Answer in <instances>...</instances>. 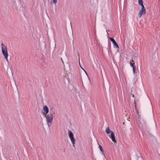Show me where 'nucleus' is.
<instances>
[{
  "mask_svg": "<svg viewBox=\"0 0 160 160\" xmlns=\"http://www.w3.org/2000/svg\"><path fill=\"white\" fill-rule=\"evenodd\" d=\"M1 48L2 49V52L6 61L8 62V52L7 47L3 43H2L1 44Z\"/></svg>",
  "mask_w": 160,
  "mask_h": 160,
  "instance_id": "1",
  "label": "nucleus"
},
{
  "mask_svg": "<svg viewBox=\"0 0 160 160\" xmlns=\"http://www.w3.org/2000/svg\"><path fill=\"white\" fill-rule=\"evenodd\" d=\"M45 118H46V121L48 126L49 128L52 124V122L53 121V116L48 114L47 115H45Z\"/></svg>",
  "mask_w": 160,
  "mask_h": 160,
  "instance_id": "2",
  "label": "nucleus"
},
{
  "mask_svg": "<svg viewBox=\"0 0 160 160\" xmlns=\"http://www.w3.org/2000/svg\"><path fill=\"white\" fill-rule=\"evenodd\" d=\"M105 131L108 134L110 132L111 133V136H110V138H111L112 141L114 142H116V141L115 139L114 134L113 132L110 131L109 127H108L106 128Z\"/></svg>",
  "mask_w": 160,
  "mask_h": 160,
  "instance_id": "3",
  "label": "nucleus"
},
{
  "mask_svg": "<svg viewBox=\"0 0 160 160\" xmlns=\"http://www.w3.org/2000/svg\"><path fill=\"white\" fill-rule=\"evenodd\" d=\"M146 13V11L145 9L144 8V7H142L141 9L139 11L138 16L139 18H140L142 15H144Z\"/></svg>",
  "mask_w": 160,
  "mask_h": 160,
  "instance_id": "4",
  "label": "nucleus"
},
{
  "mask_svg": "<svg viewBox=\"0 0 160 160\" xmlns=\"http://www.w3.org/2000/svg\"><path fill=\"white\" fill-rule=\"evenodd\" d=\"M43 110L44 112V113H43L44 114L46 115L49 112L48 109L46 106H45L43 109Z\"/></svg>",
  "mask_w": 160,
  "mask_h": 160,
  "instance_id": "5",
  "label": "nucleus"
},
{
  "mask_svg": "<svg viewBox=\"0 0 160 160\" xmlns=\"http://www.w3.org/2000/svg\"><path fill=\"white\" fill-rule=\"evenodd\" d=\"M136 93V91L135 89L132 88L131 89V94L132 95V96L133 98L134 97V94Z\"/></svg>",
  "mask_w": 160,
  "mask_h": 160,
  "instance_id": "6",
  "label": "nucleus"
},
{
  "mask_svg": "<svg viewBox=\"0 0 160 160\" xmlns=\"http://www.w3.org/2000/svg\"><path fill=\"white\" fill-rule=\"evenodd\" d=\"M68 136L70 138L73 137V135L72 132L70 130L68 131Z\"/></svg>",
  "mask_w": 160,
  "mask_h": 160,
  "instance_id": "7",
  "label": "nucleus"
},
{
  "mask_svg": "<svg viewBox=\"0 0 160 160\" xmlns=\"http://www.w3.org/2000/svg\"><path fill=\"white\" fill-rule=\"evenodd\" d=\"M141 124L142 125V127H146V122L144 121V120H143L142 122H140Z\"/></svg>",
  "mask_w": 160,
  "mask_h": 160,
  "instance_id": "8",
  "label": "nucleus"
},
{
  "mask_svg": "<svg viewBox=\"0 0 160 160\" xmlns=\"http://www.w3.org/2000/svg\"><path fill=\"white\" fill-rule=\"evenodd\" d=\"M70 138V140L72 142V144H73V146H74V144H75V140L74 137H73L71 138Z\"/></svg>",
  "mask_w": 160,
  "mask_h": 160,
  "instance_id": "9",
  "label": "nucleus"
},
{
  "mask_svg": "<svg viewBox=\"0 0 160 160\" xmlns=\"http://www.w3.org/2000/svg\"><path fill=\"white\" fill-rule=\"evenodd\" d=\"M138 4L141 5L142 7L144 6L143 5V2L142 0H138Z\"/></svg>",
  "mask_w": 160,
  "mask_h": 160,
  "instance_id": "10",
  "label": "nucleus"
},
{
  "mask_svg": "<svg viewBox=\"0 0 160 160\" xmlns=\"http://www.w3.org/2000/svg\"><path fill=\"white\" fill-rule=\"evenodd\" d=\"M113 44L114 45V47L116 48H119V46H118V44H117L116 42H115L114 43H113Z\"/></svg>",
  "mask_w": 160,
  "mask_h": 160,
  "instance_id": "11",
  "label": "nucleus"
},
{
  "mask_svg": "<svg viewBox=\"0 0 160 160\" xmlns=\"http://www.w3.org/2000/svg\"><path fill=\"white\" fill-rule=\"evenodd\" d=\"M99 148H100V151L102 152L103 154H104L103 150V149L102 148L100 145H99Z\"/></svg>",
  "mask_w": 160,
  "mask_h": 160,
  "instance_id": "12",
  "label": "nucleus"
},
{
  "mask_svg": "<svg viewBox=\"0 0 160 160\" xmlns=\"http://www.w3.org/2000/svg\"><path fill=\"white\" fill-rule=\"evenodd\" d=\"M57 0H51V3H55V4H56V3H57Z\"/></svg>",
  "mask_w": 160,
  "mask_h": 160,
  "instance_id": "13",
  "label": "nucleus"
},
{
  "mask_svg": "<svg viewBox=\"0 0 160 160\" xmlns=\"http://www.w3.org/2000/svg\"><path fill=\"white\" fill-rule=\"evenodd\" d=\"M55 109L54 108H52L50 110V113L55 112Z\"/></svg>",
  "mask_w": 160,
  "mask_h": 160,
  "instance_id": "14",
  "label": "nucleus"
},
{
  "mask_svg": "<svg viewBox=\"0 0 160 160\" xmlns=\"http://www.w3.org/2000/svg\"><path fill=\"white\" fill-rule=\"evenodd\" d=\"M110 39L112 42V43H113L116 42L114 39L112 38H110Z\"/></svg>",
  "mask_w": 160,
  "mask_h": 160,
  "instance_id": "15",
  "label": "nucleus"
},
{
  "mask_svg": "<svg viewBox=\"0 0 160 160\" xmlns=\"http://www.w3.org/2000/svg\"><path fill=\"white\" fill-rule=\"evenodd\" d=\"M130 66L132 67H134V66H135V64L134 63H132L131 62H130Z\"/></svg>",
  "mask_w": 160,
  "mask_h": 160,
  "instance_id": "16",
  "label": "nucleus"
},
{
  "mask_svg": "<svg viewBox=\"0 0 160 160\" xmlns=\"http://www.w3.org/2000/svg\"><path fill=\"white\" fill-rule=\"evenodd\" d=\"M132 68H133V72H135V70L136 69V67L135 66H134V67H132Z\"/></svg>",
  "mask_w": 160,
  "mask_h": 160,
  "instance_id": "17",
  "label": "nucleus"
},
{
  "mask_svg": "<svg viewBox=\"0 0 160 160\" xmlns=\"http://www.w3.org/2000/svg\"><path fill=\"white\" fill-rule=\"evenodd\" d=\"M55 114V112H51L50 113V115H52L53 116V115Z\"/></svg>",
  "mask_w": 160,
  "mask_h": 160,
  "instance_id": "18",
  "label": "nucleus"
},
{
  "mask_svg": "<svg viewBox=\"0 0 160 160\" xmlns=\"http://www.w3.org/2000/svg\"><path fill=\"white\" fill-rule=\"evenodd\" d=\"M131 61L132 62H134V61L133 60H131Z\"/></svg>",
  "mask_w": 160,
  "mask_h": 160,
  "instance_id": "19",
  "label": "nucleus"
},
{
  "mask_svg": "<svg viewBox=\"0 0 160 160\" xmlns=\"http://www.w3.org/2000/svg\"><path fill=\"white\" fill-rule=\"evenodd\" d=\"M81 68H82V69L84 70V69L82 68L81 67Z\"/></svg>",
  "mask_w": 160,
  "mask_h": 160,
  "instance_id": "20",
  "label": "nucleus"
}]
</instances>
